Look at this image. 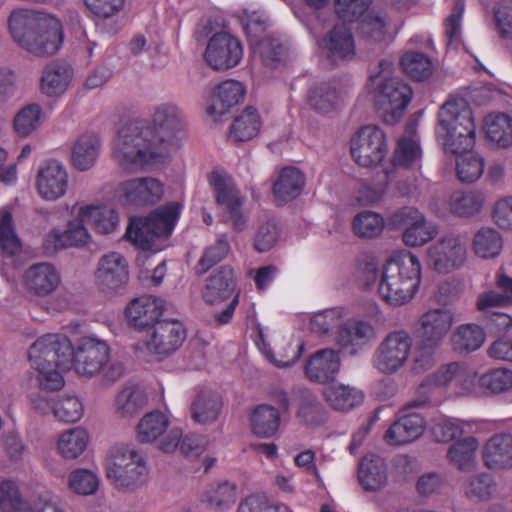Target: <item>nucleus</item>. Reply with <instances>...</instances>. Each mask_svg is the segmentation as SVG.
<instances>
[{"label":"nucleus","mask_w":512,"mask_h":512,"mask_svg":"<svg viewBox=\"0 0 512 512\" xmlns=\"http://www.w3.org/2000/svg\"><path fill=\"white\" fill-rule=\"evenodd\" d=\"M8 24L14 41L35 56L53 55L62 44L61 24L54 17L28 9H18L10 14Z\"/></svg>","instance_id":"nucleus-1"},{"label":"nucleus","mask_w":512,"mask_h":512,"mask_svg":"<svg viewBox=\"0 0 512 512\" xmlns=\"http://www.w3.org/2000/svg\"><path fill=\"white\" fill-rule=\"evenodd\" d=\"M112 157L118 167L128 173L145 170L167 159L153 138V130L143 122L129 123L118 131Z\"/></svg>","instance_id":"nucleus-2"},{"label":"nucleus","mask_w":512,"mask_h":512,"mask_svg":"<svg viewBox=\"0 0 512 512\" xmlns=\"http://www.w3.org/2000/svg\"><path fill=\"white\" fill-rule=\"evenodd\" d=\"M476 127L471 108L464 101H447L438 113L436 138L445 154L461 155L473 149Z\"/></svg>","instance_id":"nucleus-3"},{"label":"nucleus","mask_w":512,"mask_h":512,"mask_svg":"<svg viewBox=\"0 0 512 512\" xmlns=\"http://www.w3.org/2000/svg\"><path fill=\"white\" fill-rule=\"evenodd\" d=\"M420 280V261L415 254L408 252L387 262L382 271L378 292L385 302L401 306L414 297Z\"/></svg>","instance_id":"nucleus-4"},{"label":"nucleus","mask_w":512,"mask_h":512,"mask_svg":"<svg viewBox=\"0 0 512 512\" xmlns=\"http://www.w3.org/2000/svg\"><path fill=\"white\" fill-rule=\"evenodd\" d=\"M110 349L106 342L83 337L79 340L71 362L79 375L93 377L102 372V383L109 386L119 380L124 372L120 362L109 363Z\"/></svg>","instance_id":"nucleus-5"},{"label":"nucleus","mask_w":512,"mask_h":512,"mask_svg":"<svg viewBox=\"0 0 512 512\" xmlns=\"http://www.w3.org/2000/svg\"><path fill=\"white\" fill-rule=\"evenodd\" d=\"M180 209L179 203L172 202L154 210L147 217L131 218L126 238L141 249H151L156 239L168 237L172 233Z\"/></svg>","instance_id":"nucleus-6"},{"label":"nucleus","mask_w":512,"mask_h":512,"mask_svg":"<svg viewBox=\"0 0 512 512\" xmlns=\"http://www.w3.org/2000/svg\"><path fill=\"white\" fill-rule=\"evenodd\" d=\"M392 62L381 60L379 72L369 78L368 90L378 109L393 116L402 113L412 98L411 87L398 77L391 76Z\"/></svg>","instance_id":"nucleus-7"},{"label":"nucleus","mask_w":512,"mask_h":512,"mask_svg":"<svg viewBox=\"0 0 512 512\" xmlns=\"http://www.w3.org/2000/svg\"><path fill=\"white\" fill-rule=\"evenodd\" d=\"M105 467L107 478L116 487L135 488L148 478L144 457L130 447H113L106 458Z\"/></svg>","instance_id":"nucleus-8"},{"label":"nucleus","mask_w":512,"mask_h":512,"mask_svg":"<svg viewBox=\"0 0 512 512\" xmlns=\"http://www.w3.org/2000/svg\"><path fill=\"white\" fill-rule=\"evenodd\" d=\"M203 299L212 305L231 299L223 310L214 314V319L219 325L231 321L239 303V294L236 292V279L232 268L221 266L208 277L203 290Z\"/></svg>","instance_id":"nucleus-9"},{"label":"nucleus","mask_w":512,"mask_h":512,"mask_svg":"<svg viewBox=\"0 0 512 512\" xmlns=\"http://www.w3.org/2000/svg\"><path fill=\"white\" fill-rule=\"evenodd\" d=\"M412 344L413 340L405 330L388 333L373 353V367L384 375L397 373L407 364Z\"/></svg>","instance_id":"nucleus-10"},{"label":"nucleus","mask_w":512,"mask_h":512,"mask_svg":"<svg viewBox=\"0 0 512 512\" xmlns=\"http://www.w3.org/2000/svg\"><path fill=\"white\" fill-rule=\"evenodd\" d=\"M149 127L153 130L155 142L168 157L170 150L177 147L183 138L186 122L176 105L162 103L155 108Z\"/></svg>","instance_id":"nucleus-11"},{"label":"nucleus","mask_w":512,"mask_h":512,"mask_svg":"<svg viewBox=\"0 0 512 512\" xmlns=\"http://www.w3.org/2000/svg\"><path fill=\"white\" fill-rule=\"evenodd\" d=\"M356 34L371 48H383L393 41L399 30L392 15L384 9H371L358 18Z\"/></svg>","instance_id":"nucleus-12"},{"label":"nucleus","mask_w":512,"mask_h":512,"mask_svg":"<svg viewBox=\"0 0 512 512\" xmlns=\"http://www.w3.org/2000/svg\"><path fill=\"white\" fill-rule=\"evenodd\" d=\"M350 150L358 165L376 167L388 152L385 134L377 126H364L352 137Z\"/></svg>","instance_id":"nucleus-13"},{"label":"nucleus","mask_w":512,"mask_h":512,"mask_svg":"<svg viewBox=\"0 0 512 512\" xmlns=\"http://www.w3.org/2000/svg\"><path fill=\"white\" fill-rule=\"evenodd\" d=\"M73 348L70 340L61 334H46L37 339L29 348L32 366L56 365L69 369Z\"/></svg>","instance_id":"nucleus-14"},{"label":"nucleus","mask_w":512,"mask_h":512,"mask_svg":"<svg viewBox=\"0 0 512 512\" xmlns=\"http://www.w3.org/2000/svg\"><path fill=\"white\" fill-rule=\"evenodd\" d=\"M466 259V245L456 234L444 235L428 248V263L439 273L447 274L460 269Z\"/></svg>","instance_id":"nucleus-15"},{"label":"nucleus","mask_w":512,"mask_h":512,"mask_svg":"<svg viewBox=\"0 0 512 512\" xmlns=\"http://www.w3.org/2000/svg\"><path fill=\"white\" fill-rule=\"evenodd\" d=\"M186 339V329L177 320H161L147 332L144 345L149 353L167 357L178 350Z\"/></svg>","instance_id":"nucleus-16"},{"label":"nucleus","mask_w":512,"mask_h":512,"mask_svg":"<svg viewBox=\"0 0 512 512\" xmlns=\"http://www.w3.org/2000/svg\"><path fill=\"white\" fill-rule=\"evenodd\" d=\"M243 57L241 42L226 32L214 34L208 41L205 59L215 70H227L239 64Z\"/></svg>","instance_id":"nucleus-17"},{"label":"nucleus","mask_w":512,"mask_h":512,"mask_svg":"<svg viewBox=\"0 0 512 512\" xmlns=\"http://www.w3.org/2000/svg\"><path fill=\"white\" fill-rule=\"evenodd\" d=\"M116 194L124 205L146 206L161 199L163 185L153 177L135 178L120 183Z\"/></svg>","instance_id":"nucleus-18"},{"label":"nucleus","mask_w":512,"mask_h":512,"mask_svg":"<svg viewBox=\"0 0 512 512\" xmlns=\"http://www.w3.org/2000/svg\"><path fill=\"white\" fill-rule=\"evenodd\" d=\"M210 183L214 187L217 203L225 209V221L230 223L235 231H243L247 219L242 212L243 201L239 191L218 173H212Z\"/></svg>","instance_id":"nucleus-19"},{"label":"nucleus","mask_w":512,"mask_h":512,"mask_svg":"<svg viewBox=\"0 0 512 512\" xmlns=\"http://www.w3.org/2000/svg\"><path fill=\"white\" fill-rule=\"evenodd\" d=\"M36 188L41 198L56 201L63 197L68 188V172L57 160L44 163L37 172Z\"/></svg>","instance_id":"nucleus-20"},{"label":"nucleus","mask_w":512,"mask_h":512,"mask_svg":"<svg viewBox=\"0 0 512 512\" xmlns=\"http://www.w3.org/2000/svg\"><path fill=\"white\" fill-rule=\"evenodd\" d=\"M96 284L106 292L124 287L129 279L128 263L117 252H111L100 258L95 273Z\"/></svg>","instance_id":"nucleus-21"},{"label":"nucleus","mask_w":512,"mask_h":512,"mask_svg":"<svg viewBox=\"0 0 512 512\" xmlns=\"http://www.w3.org/2000/svg\"><path fill=\"white\" fill-rule=\"evenodd\" d=\"M454 323V314L446 308L429 309L419 318L418 332L428 346H441Z\"/></svg>","instance_id":"nucleus-22"},{"label":"nucleus","mask_w":512,"mask_h":512,"mask_svg":"<svg viewBox=\"0 0 512 512\" xmlns=\"http://www.w3.org/2000/svg\"><path fill=\"white\" fill-rule=\"evenodd\" d=\"M164 311V300L152 295H143L130 302L126 316L131 326L138 330H150L160 322Z\"/></svg>","instance_id":"nucleus-23"},{"label":"nucleus","mask_w":512,"mask_h":512,"mask_svg":"<svg viewBox=\"0 0 512 512\" xmlns=\"http://www.w3.org/2000/svg\"><path fill=\"white\" fill-rule=\"evenodd\" d=\"M375 337V329L367 321L347 320L337 330L335 340L338 346L350 355L357 354Z\"/></svg>","instance_id":"nucleus-24"},{"label":"nucleus","mask_w":512,"mask_h":512,"mask_svg":"<svg viewBox=\"0 0 512 512\" xmlns=\"http://www.w3.org/2000/svg\"><path fill=\"white\" fill-rule=\"evenodd\" d=\"M482 460L485 467L492 471L512 469V434L497 433L491 436L483 446Z\"/></svg>","instance_id":"nucleus-25"},{"label":"nucleus","mask_w":512,"mask_h":512,"mask_svg":"<svg viewBox=\"0 0 512 512\" xmlns=\"http://www.w3.org/2000/svg\"><path fill=\"white\" fill-rule=\"evenodd\" d=\"M296 417L307 427H318L328 419V412L317 395L307 388L294 391Z\"/></svg>","instance_id":"nucleus-26"},{"label":"nucleus","mask_w":512,"mask_h":512,"mask_svg":"<svg viewBox=\"0 0 512 512\" xmlns=\"http://www.w3.org/2000/svg\"><path fill=\"white\" fill-rule=\"evenodd\" d=\"M340 364L337 352L329 348L322 349L309 358L305 365V374L312 382H333L340 370Z\"/></svg>","instance_id":"nucleus-27"},{"label":"nucleus","mask_w":512,"mask_h":512,"mask_svg":"<svg viewBox=\"0 0 512 512\" xmlns=\"http://www.w3.org/2000/svg\"><path fill=\"white\" fill-rule=\"evenodd\" d=\"M85 225H87V223L81 221L79 212L78 219L69 222L65 231L62 232L58 229L51 230L43 241V248L46 253L52 254L66 247L86 244L89 234Z\"/></svg>","instance_id":"nucleus-28"},{"label":"nucleus","mask_w":512,"mask_h":512,"mask_svg":"<svg viewBox=\"0 0 512 512\" xmlns=\"http://www.w3.org/2000/svg\"><path fill=\"white\" fill-rule=\"evenodd\" d=\"M461 367L456 362H451L441 366L437 371L428 375L421 385L417 393L418 397L407 403L408 408L425 407L431 403L433 389L446 387L449 385L460 373Z\"/></svg>","instance_id":"nucleus-29"},{"label":"nucleus","mask_w":512,"mask_h":512,"mask_svg":"<svg viewBox=\"0 0 512 512\" xmlns=\"http://www.w3.org/2000/svg\"><path fill=\"white\" fill-rule=\"evenodd\" d=\"M23 279L27 289L41 297L55 291L60 284V275L56 268L46 262L30 266L25 271Z\"/></svg>","instance_id":"nucleus-30"},{"label":"nucleus","mask_w":512,"mask_h":512,"mask_svg":"<svg viewBox=\"0 0 512 512\" xmlns=\"http://www.w3.org/2000/svg\"><path fill=\"white\" fill-rule=\"evenodd\" d=\"M425 419L418 413H409L396 420L385 432L384 439L390 445H404L418 439L424 432Z\"/></svg>","instance_id":"nucleus-31"},{"label":"nucleus","mask_w":512,"mask_h":512,"mask_svg":"<svg viewBox=\"0 0 512 512\" xmlns=\"http://www.w3.org/2000/svg\"><path fill=\"white\" fill-rule=\"evenodd\" d=\"M73 75V69L68 63L53 61L43 69L40 89L47 96H60L67 91Z\"/></svg>","instance_id":"nucleus-32"},{"label":"nucleus","mask_w":512,"mask_h":512,"mask_svg":"<svg viewBox=\"0 0 512 512\" xmlns=\"http://www.w3.org/2000/svg\"><path fill=\"white\" fill-rule=\"evenodd\" d=\"M324 400L336 410L347 412L362 404L364 394L361 390L340 382H331L322 390Z\"/></svg>","instance_id":"nucleus-33"},{"label":"nucleus","mask_w":512,"mask_h":512,"mask_svg":"<svg viewBox=\"0 0 512 512\" xmlns=\"http://www.w3.org/2000/svg\"><path fill=\"white\" fill-rule=\"evenodd\" d=\"M246 94L242 83L236 80H226L217 87L212 104L207 108V113L218 120L230 108L241 102Z\"/></svg>","instance_id":"nucleus-34"},{"label":"nucleus","mask_w":512,"mask_h":512,"mask_svg":"<svg viewBox=\"0 0 512 512\" xmlns=\"http://www.w3.org/2000/svg\"><path fill=\"white\" fill-rule=\"evenodd\" d=\"M306 100L308 106L315 112L328 114L338 108L341 94L331 82H320L308 89Z\"/></svg>","instance_id":"nucleus-35"},{"label":"nucleus","mask_w":512,"mask_h":512,"mask_svg":"<svg viewBox=\"0 0 512 512\" xmlns=\"http://www.w3.org/2000/svg\"><path fill=\"white\" fill-rule=\"evenodd\" d=\"M358 478L365 490L377 491L387 481V468L384 460L377 455L364 456L358 468Z\"/></svg>","instance_id":"nucleus-36"},{"label":"nucleus","mask_w":512,"mask_h":512,"mask_svg":"<svg viewBox=\"0 0 512 512\" xmlns=\"http://www.w3.org/2000/svg\"><path fill=\"white\" fill-rule=\"evenodd\" d=\"M497 488L494 477L487 472L471 475L462 484L465 497L473 503L489 502L496 496Z\"/></svg>","instance_id":"nucleus-37"},{"label":"nucleus","mask_w":512,"mask_h":512,"mask_svg":"<svg viewBox=\"0 0 512 512\" xmlns=\"http://www.w3.org/2000/svg\"><path fill=\"white\" fill-rule=\"evenodd\" d=\"M280 424V411L271 405L260 404L251 412V430L259 438L273 437L279 430Z\"/></svg>","instance_id":"nucleus-38"},{"label":"nucleus","mask_w":512,"mask_h":512,"mask_svg":"<svg viewBox=\"0 0 512 512\" xmlns=\"http://www.w3.org/2000/svg\"><path fill=\"white\" fill-rule=\"evenodd\" d=\"M221 409L222 401L216 393L201 390L191 403V418L198 424H210L218 419Z\"/></svg>","instance_id":"nucleus-39"},{"label":"nucleus","mask_w":512,"mask_h":512,"mask_svg":"<svg viewBox=\"0 0 512 512\" xmlns=\"http://www.w3.org/2000/svg\"><path fill=\"white\" fill-rule=\"evenodd\" d=\"M305 177L295 167L283 168L273 185V193L276 200L286 203L298 197L304 187Z\"/></svg>","instance_id":"nucleus-40"},{"label":"nucleus","mask_w":512,"mask_h":512,"mask_svg":"<svg viewBox=\"0 0 512 512\" xmlns=\"http://www.w3.org/2000/svg\"><path fill=\"white\" fill-rule=\"evenodd\" d=\"M100 152V140L94 133L81 135L72 148V163L79 171H87L94 166Z\"/></svg>","instance_id":"nucleus-41"},{"label":"nucleus","mask_w":512,"mask_h":512,"mask_svg":"<svg viewBox=\"0 0 512 512\" xmlns=\"http://www.w3.org/2000/svg\"><path fill=\"white\" fill-rule=\"evenodd\" d=\"M80 219L100 234L113 232L119 224L118 213L107 206H85L80 209Z\"/></svg>","instance_id":"nucleus-42"},{"label":"nucleus","mask_w":512,"mask_h":512,"mask_svg":"<svg viewBox=\"0 0 512 512\" xmlns=\"http://www.w3.org/2000/svg\"><path fill=\"white\" fill-rule=\"evenodd\" d=\"M325 41L329 56L333 59H348L355 54L353 34L344 24L335 25Z\"/></svg>","instance_id":"nucleus-43"},{"label":"nucleus","mask_w":512,"mask_h":512,"mask_svg":"<svg viewBox=\"0 0 512 512\" xmlns=\"http://www.w3.org/2000/svg\"><path fill=\"white\" fill-rule=\"evenodd\" d=\"M147 397L138 386L123 387L115 397V412L120 418L138 415L146 405Z\"/></svg>","instance_id":"nucleus-44"},{"label":"nucleus","mask_w":512,"mask_h":512,"mask_svg":"<svg viewBox=\"0 0 512 512\" xmlns=\"http://www.w3.org/2000/svg\"><path fill=\"white\" fill-rule=\"evenodd\" d=\"M485 331L476 324H463L456 328L451 336L453 349L468 354L479 349L485 341Z\"/></svg>","instance_id":"nucleus-45"},{"label":"nucleus","mask_w":512,"mask_h":512,"mask_svg":"<svg viewBox=\"0 0 512 512\" xmlns=\"http://www.w3.org/2000/svg\"><path fill=\"white\" fill-rule=\"evenodd\" d=\"M260 127L261 121L257 109L248 106L234 119L230 128V137L239 142L248 141L258 134Z\"/></svg>","instance_id":"nucleus-46"},{"label":"nucleus","mask_w":512,"mask_h":512,"mask_svg":"<svg viewBox=\"0 0 512 512\" xmlns=\"http://www.w3.org/2000/svg\"><path fill=\"white\" fill-rule=\"evenodd\" d=\"M479 443L475 437L469 436L454 442L448 449L447 457L459 470L467 471L474 467L475 454Z\"/></svg>","instance_id":"nucleus-47"},{"label":"nucleus","mask_w":512,"mask_h":512,"mask_svg":"<svg viewBox=\"0 0 512 512\" xmlns=\"http://www.w3.org/2000/svg\"><path fill=\"white\" fill-rule=\"evenodd\" d=\"M485 132L487 138L506 148L512 144V118L504 113L489 115L485 119Z\"/></svg>","instance_id":"nucleus-48"},{"label":"nucleus","mask_w":512,"mask_h":512,"mask_svg":"<svg viewBox=\"0 0 512 512\" xmlns=\"http://www.w3.org/2000/svg\"><path fill=\"white\" fill-rule=\"evenodd\" d=\"M483 199L480 194L472 191H454L447 206L451 214L458 217H471L477 214L482 207Z\"/></svg>","instance_id":"nucleus-49"},{"label":"nucleus","mask_w":512,"mask_h":512,"mask_svg":"<svg viewBox=\"0 0 512 512\" xmlns=\"http://www.w3.org/2000/svg\"><path fill=\"white\" fill-rule=\"evenodd\" d=\"M502 247V237L493 228H481L474 235L473 249L475 254L481 258H495L500 254Z\"/></svg>","instance_id":"nucleus-50"},{"label":"nucleus","mask_w":512,"mask_h":512,"mask_svg":"<svg viewBox=\"0 0 512 512\" xmlns=\"http://www.w3.org/2000/svg\"><path fill=\"white\" fill-rule=\"evenodd\" d=\"M88 440V433L84 429H70L60 436L58 451L65 459H76L85 451Z\"/></svg>","instance_id":"nucleus-51"},{"label":"nucleus","mask_w":512,"mask_h":512,"mask_svg":"<svg viewBox=\"0 0 512 512\" xmlns=\"http://www.w3.org/2000/svg\"><path fill=\"white\" fill-rule=\"evenodd\" d=\"M44 405L51 408L54 416L64 423H75L84 413L83 404L76 396H63L52 404L44 401Z\"/></svg>","instance_id":"nucleus-52"},{"label":"nucleus","mask_w":512,"mask_h":512,"mask_svg":"<svg viewBox=\"0 0 512 512\" xmlns=\"http://www.w3.org/2000/svg\"><path fill=\"white\" fill-rule=\"evenodd\" d=\"M353 232L360 238L372 239L378 237L384 227V218L373 211L358 213L352 222Z\"/></svg>","instance_id":"nucleus-53"},{"label":"nucleus","mask_w":512,"mask_h":512,"mask_svg":"<svg viewBox=\"0 0 512 512\" xmlns=\"http://www.w3.org/2000/svg\"><path fill=\"white\" fill-rule=\"evenodd\" d=\"M205 501L216 510L230 508L236 501V485L228 481L211 484L205 492Z\"/></svg>","instance_id":"nucleus-54"},{"label":"nucleus","mask_w":512,"mask_h":512,"mask_svg":"<svg viewBox=\"0 0 512 512\" xmlns=\"http://www.w3.org/2000/svg\"><path fill=\"white\" fill-rule=\"evenodd\" d=\"M253 53L258 55L266 66L275 67L285 59L287 50L275 38L265 37L251 46Z\"/></svg>","instance_id":"nucleus-55"},{"label":"nucleus","mask_w":512,"mask_h":512,"mask_svg":"<svg viewBox=\"0 0 512 512\" xmlns=\"http://www.w3.org/2000/svg\"><path fill=\"white\" fill-rule=\"evenodd\" d=\"M437 234V225L423 217L414 226L404 229L402 240L407 246L420 247L435 238Z\"/></svg>","instance_id":"nucleus-56"},{"label":"nucleus","mask_w":512,"mask_h":512,"mask_svg":"<svg viewBox=\"0 0 512 512\" xmlns=\"http://www.w3.org/2000/svg\"><path fill=\"white\" fill-rule=\"evenodd\" d=\"M168 427V419L161 412L146 414L137 426L138 439L142 443L156 440Z\"/></svg>","instance_id":"nucleus-57"},{"label":"nucleus","mask_w":512,"mask_h":512,"mask_svg":"<svg viewBox=\"0 0 512 512\" xmlns=\"http://www.w3.org/2000/svg\"><path fill=\"white\" fill-rule=\"evenodd\" d=\"M401 65L407 75L416 81L427 79L433 72V64L428 56L421 52H408L403 55Z\"/></svg>","instance_id":"nucleus-58"},{"label":"nucleus","mask_w":512,"mask_h":512,"mask_svg":"<svg viewBox=\"0 0 512 512\" xmlns=\"http://www.w3.org/2000/svg\"><path fill=\"white\" fill-rule=\"evenodd\" d=\"M456 156V171L460 181L471 183L480 178L484 171V162L479 155L470 150Z\"/></svg>","instance_id":"nucleus-59"},{"label":"nucleus","mask_w":512,"mask_h":512,"mask_svg":"<svg viewBox=\"0 0 512 512\" xmlns=\"http://www.w3.org/2000/svg\"><path fill=\"white\" fill-rule=\"evenodd\" d=\"M42 109L38 104H29L22 108L14 117L15 132L26 137L35 131L41 122Z\"/></svg>","instance_id":"nucleus-60"},{"label":"nucleus","mask_w":512,"mask_h":512,"mask_svg":"<svg viewBox=\"0 0 512 512\" xmlns=\"http://www.w3.org/2000/svg\"><path fill=\"white\" fill-rule=\"evenodd\" d=\"M281 230L275 219L261 222L255 232L254 248L260 253L271 250L280 239Z\"/></svg>","instance_id":"nucleus-61"},{"label":"nucleus","mask_w":512,"mask_h":512,"mask_svg":"<svg viewBox=\"0 0 512 512\" xmlns=\"http://www.w3.org/2000/svg\"><path fill=\"white\" fill-rule=\"evenodd\" d=\"M0 248L10 256L17 254L20 249V240L17 237L13 225L11 212H0Z\"/></svg>","instance_id":"nucleus-62"},{"label":"nucleus","mask_w":512,"mask_h":512,"mask_svg":"<svg viewBox=\"0 0 512 512\" xmlns=\"http://www.w3.org/2000/svg\"><path fill=\"white\" fill-rule=\"evenodd\" d=\"M420 157L421 148L417 140L410 136H403L399 139L393 159L395 166H413Z\"/></svg>","instance_id":"nucleus-63"},{"label":"nucleus","mask_w":512,"mask_h":512,"mask_svg":"<svg viewBox=\"0 0 512 512\" xmlns=\"http://www.w3.org/2000/svg\"><path fill=\"white\" fill-rule=\"evenodd\" d=\"M99 486L98 476L87 469H76L70 473L69 487L77 494H94Z\"/></svg>","instance_id":"nucleus-64"}]
</instances>
